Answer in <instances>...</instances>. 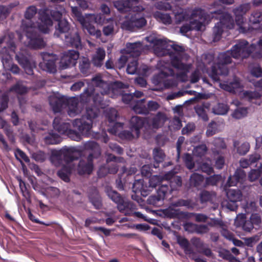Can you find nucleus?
<instances>
[{
    "label": "nucleus",
    "instance_id": "4be33fe9",
    "mask_svg": "<svg viewBox=\"0 0 262 262\" xmlns=\"http://www.w3.org/2000/svg\"><path fill=\"white\" fill-rule=\"evenodd\" d=\"M114 5L120 13H125L131 10V0L115 1L114 2Z\"/></svg>",
    "mask_w": 262,
    "mask_h": 262
},
{
    "label": "nucleus",
    "instance_id": "3c124183",
    "mask_svg": "<svg viewBox=\"0 0 262 262\" xmlns=\"http://www.w3.org/2000/svg\"><path fill=\"white\" fill-rule=\"evenodd\" d=\"M154 156L155 160L158 163L163 161L165 155L163 151L160 149H155L154 150Z\"/></svg>",
    "mask_w": 262,
    "mask_h": 262
},
{
    "label": "nucleus",
    "instance_id": "864d4df0",
    "mask_svg": "<svg viewBox=\"0 0 262 262\" xmlns=\"http://www.w3.org/2000/svg\"><path fill=\"white\" fill-rule=\"evenodd\" d=\"M113 89L114 90L116 89L121 94L122 93V89H126L128 88V86L125 84L121 81H115L112 85Z\"/></svg>",
    "mask_w": 262,
    "mask_h": 262
},
{
    "label": "nucleus",
    "instance_id": "de8ad7c7",
    "mask_svg": "<svg viewBox=\"0 0 262 262\" xmlns=\"http://www.w3.org/2000/svg\"><path fill=\"white\" fill-rule=\"evenodd\" d=\"M204 181V178L197 173L193 174L190 178V183L194 186H198L202 184Z\"/></svg>",
    "mask_w": 262,
    "mask_h": 262
},
{
    "label": "nucleus",
    "instance_id": "a19ab883",
    "mask_svg": "<svg viewBox=\"0 0 262 262\" xmlns=\"http://www.w3.org/2000/svg\"><path fill=\"white\" fill-rule=\"evenodd\" d=\"M66 135L72 140L79 141L81 139L82 134L79 132H77L70 128L66 134Z\"/></svg>",
    "mask_w": 262,
    "mask_h": 262
},
{
    "label": "nucleus",
    "instance_id": "423d86ee",
    "mask_svg": "<svg viewBox=\"0 0 262 262\" xmlns=\"http://www.w3.org/2000/svg\"><path fill=\"white\" fill-rule=\"evenodd\" d=\"M107 194L108 196L117 204V207L120 212H124L126 209L129 208V204L125 202L123 198L116 191L112 188H107Z\"/></svg>",
    "mask_w": 262,
    "mask_h": 262
},
{
    "label": "nucleus",
    "instance_id": "f257e3e1",
    "mask_svg": "<svg viewBox=\"0 0 262 262\" xmlns=\"http://www.w3.org/2000/svg\"><path fill=\"white\" fill-rule=\"evenodd\" d=\"M84 147L86 150H91L92 152L85 159H81L77 165L76 170L80 176L91 174L94 169L93 160L97 158L101 155L99 144L93 141H89L84 144Z\"/></svg>",
    "mask_w": 262,
    "mask_h": 262
},
{
    "label": "nucleus",
    "instance_id": "39448f33",
    "mask_svg": "<svg viewBox=\"0 0 262 262\" xmlns=\"http://www.w3.org/2000/svg\"><path fill=\"white\" fill-rule=\"evenodd\" d=\"M73 126L77 128L82 135L88 136L92 128L93 121L88 119L85 116L74 120L72 122Z\"/></svg>",
    "mask_w": 262,
    "mask_h": 262
},
{
    "label": "nucleus",
    "instance_id": "052dcab7",
    "mask_svg": "<svg viewBox=\"0 0 262 262\" xmlns=\"http://www.w3.org/2000/svg\"><path fill=\"white\" fill-rule=\"evenodd\" d=\"M10 13L8 8L4 6H0V20L5 19Z\"/></svg>",
    "mask_w": 262,
    "mask_h": 262
},
{
    "label": "nucleus",
    "instance_id": "6e6d98bb",
    "mask_svg": "<svg viewBox=\"0 0 262 262\" xmlns=\"http://www.w3.org/2000/svg\"><path fill=\"white\" fill-rule=\"evenodd\" d=\"M15 157L16 159H19V158L23 160L25 162L28 163L30 161L29 157L26 154L19 149H17L15 152Z\"/></svg>",
    "mask_w": 262,
    "mask_h": 262
},
{
    "label": "nucleus",
    "instance_id": "ddd939ff",
    "mask_svg": "<svg viewBox=\"0 0 262 262\" xmlns=\"http://www.w3.org/2000/svg\"><path fill=\"white\" fill-rule=\"evenodd\" d=\"M49 104L54 113L60 112L63 108L66 107V97H58L51 96L49 98Z\"/></svg>",
    "mask_w": 262,
    "mask_h": 262
},
{
    "label": "nucleus",
    "instance_id": "c756f323",
    "mask_svg": "<svg viewBox=\"0 0 262 262\" xmlns=\"http://www.w3.org/2000/svg\"><path fill=\"white\" fill-rule=\"evenodd\" d=\"M44 141L47 144H57L60 142V137L57 134L51 131L44 137Z\"/></svg>",
    "mask_w": 262,
    "mask_h": 262
},
{
    "label": "nucleus",
    "instance_id": "f03ea898",
    "mask_svg": "<svg viewBox=\"0 0 262 262\" xmlns=\"http://www.w3.org/2000/svg\"><path fill=\"white\" fill-rule=\"evenodd\" d=\"M229 53H222L220 54L219 59L222 62L217 64V69L216 66H214L212 68L211 72L209 74L211 78L215 81L219 80V78L217 76L219 75L225 74L227 73V70L225 64L230 62V58L227 55Z\"/></svg>",
    "mask_w": 262,
    "mask_h": 262
},
{
    "label": "nucleus",
    "instance_id": "f704fd0d",
    "mask_svg": "<svg viewBox=\"0 0 262 262\" xmlns=\"http://www.w3.org/2000/svg\"><path fill=\"white\" fill-rule=\"evenodd\" d=\"M102 92V90H100V94L98 93H95V91L94 90V93L93 94V100L94 104L100 107H102L103 104V96L107 94Z\"/></svg>",
    "mask_w": 262,
    "mask_h": 262
},
{
    "label": "nucleus",
    "instance_id": "c9c22d12",
    "mask_svg": "<svg viewBox=\"0 0 262 262\" xmlns=\"http://www.w3.org/2000/svg\"><path fill=\"white\" fill-rule=\"evenodd\" d=\"M203 23L202 22H194L192 23L190 26H183L181 28V31L182 33H186L188 31L190 30H200L202 29V27H203Z\"/></svg>",
    "mask_w": 262,
    "mask_h": 262
},
{
    "label": "nucleus",
    "instance_id": "2eb2a0df",
    "mask_svg": "<svg viewBox=\"0 0 262 262\" xmlns=\"http://www.w3.org/2000/svg\"><path fill=\"white\" fill-rule=\"evenodd\" d=\"M220 25L223 26L222 27L224 26L229 28L232 27V19L228 14H224L221 19L220 24L215 26L214 32L216 33L215 38L219 37L222 32V29L220 28Z\"/></svg>",
    "mask_w": 262,
    "mask_h": 262
},
{
    "label": "nucleus",
    "instance_id": "dca6fc26",
    "mask_svg": "<svg viewBox=\"0 0 262 262\" xmlns=\"http://www.w3.org/2000/svg\"><path fill=\"white\" fill-rule=\"evenodd\" d=\"M62 39L68 46L77 49L81 47V38L77 32L73 35L69 34Z\"/></svg>",
    "mask_w": 262,
    "mask_h": 262
},
{
    "label": "nucleus",
    "instance_id": "5fc2aeb1",
    "mask_svg": "<svg viewBox=\"0 0 262 262\" xmlns=\"http://www.w3.org/2000/svg\"><path fill=\"white\" fill-rule=\"evenodd\" d=\"M128 60V57L126 55H121L116 63V67L119 69L124 68Z\"/></svg>",
    "mask_w": 262,
    "mask_h": 262
},
{
    "label": "nucleus",
    "instance_id": "8fccbe9b",
    "mask_svg": "<svg viewBox=\"0 0 262 262\" xmlns=\"http://www.w3.org/2000/svg\"><path fill=\"white\" fill-rule=\"evenodd\" d=\"M247 114V110L245 108H239L237 109L232 114V116L236 119H241Z\"/></svg>",
    "mask_w": 262,
    "mask_h": 262
},
{
    "label": "nucleus",
    "instance_id": "2f4dec72",
    "mask_svg": "<svg viewBox=\"0 0 262 262\" xmlns=\"http://www.w3.org/2000/svg\"><path fill=\"white\" fill-rule=\"evenodd\" d=\"M100 114V110L95 105L86 108L85 114L82 116H85L88 119H91L92 121L93 119L97 118Z\"/></svg>",
    "mask_w": 262,
    "mask_h": 262
},
{
    "label": "nucleus",
    "instance_id": "412c9836",
    "mask_svg": "<svg viewBox=\"0 0 262 262\" xmlns=\"http://www.w3.org/2000/svg\"><path fill=\"white\" fill-rule=\"evenodd\" d=\"M245 215L242 214L237 216L235 220V224L237 226H242L243 228L247 231H250L253 228V224L250 221H245Z\"/></svg>",
    "mask_w": 262,
    "mask_h": 262
},
{
    "label": "nucleus",
    "instance_id": "0eeeda50",
    "mask_svg": "<svg viewBox=\"0 0 262 262\" xmlns=\"http://www.w3.org/2000/svg\"><path fill=\"white\" fill-rule=\"evenodd\" d=\"M42 61L39 63V67L42 70L50 73H55L57 71L56 59L49 54H45L42 56Z\"/></svg>",
    "mask_w": 262,
    "mask_h": 262
},
{
    "label": "nucleus",
    "instance_id": "58836bf2",
    "mask_svg": "<svg viewBox=\"0 0 262 262\" xmlns=\"http://www.w3.org/2000/svg\"><path fill=\"white\" fill-rule=\"evenodd\" d=\"M228 111V107L225 104H219L213 109L215 114L223 115L226 114Z\"/></svg>",
    "mask_w": 262,
    "mask_h": 262
},
{
    "label": "nucleus",
    "instance_id": "4d7b16f0",
    "mask_svg": "<svg viewBox=\"0 0 262 262\" xmlns=\"http://www.w3.org/2000/svg\"><path fill=\"white\" fill-rule=\"evenodd\" d=\"M124 160L122 157H116L112 154H108L106 158V162L107 163L110 162L121 163L123 162Z\"/></svg>",
    "mask_w": 262,
    "mask_h": 262
},
{
    "label": "nucleus",
    "instance_id": "7ed1b4c3",
    "mask_svg": "<svg viewBox=\"0 0 262 262\" xmlns=\"http://www.w3.org/2000/svg\"><path fill=\"white\" fill-rule=\"evenodd\" d=\"M28 38V46L33 49H41L44 48L46 43L42 35L36 31H28L26 33Z\"/></svg>",
    "mask_w": 262,
    "mask_h": 262
},
{
    "label": "nucleus",
    "instance_id": "ea45409f",
    "mask_svg": "<svg viewBox=\"0 0 262 262\" xmlns=\"http://www.w3.org/2000/svg\"><path fill=\"white\" fill-rule=\"evenodd\" d=\"M71 10L72 14L76 17L77 20L81 24L83 23L86 17H84L77 7H72Z\"/></svg>",
    "mask_w": 262,
    "mask_h": 262
},
{
    "label": "nucleus",
    "instance_id": "603ef678",
    "mask_svg": "<svg viewBox=\"0 0 262 262\" xmlns=\"http://www.w3.org/2000/svg\"><path fill=\"white\" fill-rule=\"evenodd\" d=\"M4 131L6 135L7 136L8 139L11 142L14 141L15 138L13 135V132L12 127L10 125H8L6 128L4 129Z\"/></svg>",
    "mask_w": 262,
    "mask_h": 262
},
{
    "label": "nucleus",
    "instance_id": "f8f14e48",
    "mask_svg": "<svg viewBox=\"0 0 262 262\" xmlns=\"http://www.w3.org/2000/svg\"><path fill=\"white\" fill-rule=\"evenodd\" d=\"M55 32L54 36L57 38L62 39V35L64 37L66 35L69 34V31L70 29V25L66 19L60 20L57 22L55 26Z\"/></svg>",
    "mask_w": 262,
    "mask_h": 262
},
{
    "label": "nucleus",
    "instance_id": "6e6552de",
    "mask_svg": "<svg viewBox=\"0 0 262 262\" xmlns=\"http://www.w3.org/2000/svg\"><path fill=\"white\" fill-rule=\"evenodd\" d=\"M64 162L69 163L78 159L82 156V151L76 147H64L60 150Z\"/></svg>",
    "mask_w": 262,
    "mask_h": 262
},
{
    "label": "nucleus",
    "instance_id": "72a5a7b5",
    "mask_svg": "<svg viewBox=\"0 0 262 262\" xmlns=\"http://www.w3.org/2000/svg\"><path fill=\"white\" fill-rule=\"evenodd\" d=\"M9 91L18 94L23 95L27 93L28 90L27 87L22 84L21 82L18 81L10 88Z\"/></svg>",
    "mask_w": 262,
    "mask_h": 262
},
{
    "label": "nucleus",
    "instance_id": "7c9ffc66",
    "mask_svg": "<svg viewBox=\"0 0 262 262\" xmlns=\"http://www.w3.org/2000/svg\"><path fill=\"white\" fill-rule=\"evenodd\" d=\"M247 43L244 41L235 45L231 51V54L234 58H238L241 55V52H244L246 49Z\"/></svg>",
    "mask_w": 262,
    "mask_h": 262
},
{
    "label": "nucleus",
    "instance_id": "49530a36",
    "mask_svg": "<svg viewBox=\"0 0 262 262\" xmlns=\"http://www.w3.org/2000/svg\"><path fill=\"white\" fill-rule=\"evenodd\" d=\"M89 200L96 209H99L102 207V204L101 201L98 194H96L94 196L91 195L89 196Z\"/></svg>",
    "mask_w": 262,
    "mask_h": 262
},
{
    "label": "nucleus",
    "instance_id": "37998d69",
    "mask_svg": "<svg viewBox=\"0 0 262 262\" xmlns=\"http://www.w3.org/2000/svg\"><path fill=\"white\" fill-rule=\"evenodd\" d=\"M37 8L34 6H31L26 9L24 16L27 19H32L37 13Z\"/></svg>",
    "mask_w": 262,
    "mask_h": 262
},
{
    "label": "nucleus",
    "instance_id": "0e129e2a",
    "mask_svg": "<svg viewBox=\"0 0 262 262\" xmlns=\"http://www.w3.org/2000/svg\"><path fill=\"white\" fill-rule=\"evenodd\" d=\"M146 24L145 19L143 17H140L139 19H137L132 21V28L133 27H136L137 28H141L144 26Z\"/></svg>",
    "mask_w": 262,
    "mask_h": 262
},
{
    "label": "nucleus",
    "instance_id": "9d476101",
    "mask_svg": "<svg viewBox=\"0 0 262 262\" xmlns=\"http://www.w3.org/2000/svg\"><path fill=\"white\" fill-rule=\"evenodd\" d=\"M53 126L54 129L58 133L66 135L71 128L70 120H66L60 117H56L53 120Z\"/></svg>",
    "mask_w": 262,
    "mask_h": 262
},
{
    "label": "nucleus",
    "instance_id": "4c0bfd02",
    "mask_svg": "<svg viewBox=\"0 0 262 262\" xmlns=\"http://www.w3.org/2000/svg\"><path fill=\"white\" fill-rule=\"evenodd\" d=\"M118 116V112L114 108H111L106 112V117L110 123L114 122Z\"/></svg>",
    "mask_w": 262,
    "mask_h": 262
},
{
    "label": "nucleus",
    "instance_id": "6ab92c4d",
    "mask_svg": "<svg viewBox=\"0 0 262 262\" xmlns=\"http://www.w3.org/2000/svg\"><path fill=\"white\" fill-rule=\"evenodd\" d=\"M227 196L230 202L233 203V205L231 207H228L230 210H234L236 208L237 206L235 205V203L238 201H240L242 200V195L240 191L236 190L234 189H229L227 191Z\"/></svg>",
    "mask_w": 262,
    "mask_h": 262
},
{
    "label": "nucleus",
    "instance_id": "bf43d9fd",
    "mask_svg": "<svg viewBox=\"0 0 262 262\" xmlns=\"http://www.w3.org/2000/svg\"><path fill=\"white\" fill-rule=\"evenodd\" d=\"M11 60L9 63H7L6 68L5 69L10 70L12 73L14 74H17L19 73L20 69L19 67L15 64H12L10 65Z\"/></svg>",
    "mask_w": 262,
    "mask_h": 262
},
{
    "label": "nucleus",
    "instance_id": "b1692460",
    "mask_svg": "<svg viewBox=\"0 0 262 262\" xmlns=\"http://www.w3.org/2000/svg\"><path fill=\"white\" fill-rule=\"evenodd\" d=\"M220 85L222 89L235 93L241 92L242 89L241 84L238 79H235L233 82L230 83L229 84L227 83H220Z\"/></svg>",
    "mask_w": 262,
    "mask_h": 262
},
{
    "label": "nucleus",
    "instance_id": "aec40b11",
    "mask_svg": "<svg viewBox=\"0 0 262 262\" xmlns=\"http://www.w3.org/2000/svg\"><path fill=\"white\" fill-rule=\"evenodd\" d=\"M93 84L97 88H99L102 90V93H108L110 92V86L107 82L102 79V77L100 75H97L92 78Z\"/></svg>",
    "mask_w": 262,
    "mask_h": 262
},
{
    "label": "nucleus",
    "instance_id": "473e14b6",
    "mask_svg": "<svg viewBox=\"0 0 262 262\" xmlns=\"http://www.w3.org/2000/svg\"><path fill=\"white\" fill-rule=\"evenodd\" d=\"M257 166V169H252L249 173L248 179L251 182L257 180L259 177H262V161Z\"/></svg>",
    "mask_w": 262,
    "mask_h": 262
},
{
    "label": "nucleus",
    "instance_id": "09e8293b",
    "mask_svg": "<svg viewBox=\"0 0 262 262\" xmlns=\"http://www.w3.org/2000/svg\"><path fill=\"white\" fill-rule=\"evenodd\" d=\"M33 158L38 162H43L47 159V155L45 152L39 150L33 154Z\"/></svg>",
    "mask_w": 262,
    "mask_h": 262
},
{
    "label": "nucleus",
    "instance_id": "cd10ccee",
    "mask_svg": "<svg viewBox=\"0 0 262 262\" xmlns=\"http://www.w3.org/2000/svg\"><path fill=\"white\" fill-rule=\"evenodd\" d=\"M79 70L81 73L84 76H87L91 73V62L87 58L83 57L79 62Z\"/></svg>",
    "mask_w": 262,
    "mask_h": 262
},
{
    "label": "nucleus",
    "instance_id": "c85d7f7f",
    "mask_svg": "<svg viewBox=\"0 0 262 262\" xmlns=\"http://www.w3.org/2000/svg\"><path fill=\"white\" fill-rule=\"evenodd\" d=\"M94 93V89L92 87L87 88L84 90L79 97V101L82 104H86L89 102L92 98Z\"/></svg>",
    "mask_w": 262,
    "mask_h": 262
},
{
    "label": "nucleus",
    "instance_id": "774afa93",
    "mask_svg": "<svg viewBox=\"0 0 262 262\" xmlns=\"http://www.w3.org/2000/svg\"><path fill=\"white\" fill-rule=\"evenodd\" d=\"M110 147L113 151L119 155H122L123 153V148L116 144H111Z\"/></svg>",
    "mask_w": 262,
    "mask_h": 262
},
{
    "label": "nucleus",
    "instance_id": "9b49d317",
    "mask_svg": "<svg viewBox=\"0 0 262 262\" xmlns=\"http://www.w3.org/2000/svg\"><path fill=\"white\" fill-rule=\"evenodd\" d=\"M16 46L12 40L7 42V47H4L0 49L2 61L4 68H6L7 63L10 61L11 57L10 52L15 53Z\"/></svg>",
    "mask_w": 262,
    "mask_h": 262
},
{
    "label": "nucleus",
    "instance_id": "c03bdc74",
    "mask_svg": "<svg viewBox=\"0 0 262 262\" xmlns=\"http://www.w3.org/2000/svg\"><path fill=\"white\" fill-rule=\"evenodd\" d=\"M123 123L120 122H115L114 124L108 129V132L112 134H119L120 132L123 129Z\"/></svg>",
    "mask_w": 262,
    "mask_h": 262
},
{
    "label": "nucleus",
    "instance_id": "338daca9",
    "mask_svg": "<svg viewBox=\"0 0 262 262\" xmlns=\"http://www.w3.org/2000/svg\"><path fill=\"white\" fill-rule=\"evenodd\" d=\"M114 30L113 25H109L103 27V32L105 36H109L113 33Z\"/></svg>",
    "mask_w": 262,
    "mask_h": 262
},
{
    "label": "nucleus",
    "instance_id": "f3484780",
    "mask_svg": "<svg viewBox=\"0 0 262 262\" xmlns=\"http://www.w3.org/2000/svg\"><path fill=\"white\" fill-rule=\"evenodd\" d=\"M40 19L43 25H38L39 29L44 33H48L49 31V26H51L53 24L52 20L50 15L45 12H43L40 14Z\"/></svg>",
    "mask_w": 262,
    "mask_h": 262
},
{
    "label": "nucleus",
    "instance_id": "79ce46f5",
    "mask_svg": "<svg viewBox=\"0 0 262 262\" xmlns=\"http://www.w3.org/2000/svg\"><path fill=\"white\" fill-rule=\"evenodd\" d=\"M89 18L90 20H94V21L98 24H103L105 19V16L103 14H97L89 15V16H86Z\"/></svg>",
    "mask_w": 262,
    "mask_h": 262
},
{
    "label": "nucleus",
    "instance_id": "a18cd8bd",
    "mask_svg": "<svg viewBox=\"0 0 262 262\" xmlns=\"http://www.w3.org/2000/svg\"><path fill=\"white\" fill-rule=\"evenodd\" d=\"M62 10L63 11H64V9H63L61 11H58L56 9L55 10H51L50 11V15L53 18V19L55 21L58 22L60 20H63L64 18L62 17Z\"/></svg>",
    "mask_w": 262,
    "mask_h": 262
},
{
    "label": "nucleus",
    "instance_id": "680f3d73",
    "mask_svg": "<svg viewBox=\"0 0 262 262\" xmlns=\"http://www.w3.org/2000/svg\"><path fill=\"white\" fill-rule=\"evenodd\" d=\"M206 146L205 145H202L194 149L193 154L196 156H201L206 152Z\"/></svg>",
    "mask_w": 262,
    "mask_h": 262
},
{
    "label": "nucleus",
    "instance_id": "e433bc0d",
    "mask_svg": "<svg viewBox=\"0 0 262 262\" xmlns=\"http://www.w3.org/2000/svg\"><path fill=\"white\" fill-rule=\"evenodd\" d=\"M260 156L258 154H254L251 156L249 160L247 159H242L240 161V165L243 168L247 167L250 164L255 162L259 159Z\"/></svg>",
    "mask_w": 262,
    "mask_h": 262
},
{
    "label": "nucleus",
    "instance_id": "a878e982",
    "mask_svg": "<svg viewBox=\"0 0 262 262\" xmlns=\"http://www.w3.org/2000/svg\"><path fill=\"white\" fill-rule=\"evenodd\" d=\"M50 161L56 167H58L64 162V159L60 150H54L52 152Z\"/></svg>",
    "mask_w": 262,
    "mask_h": 262
},
{
    "label": "nucleus",
    "instance_id": "69168bd1",
    "mask_svg": "<svg viewBox=\"0 0 262 262\" xmlns=\"http://www.w3.org/2000/svg\"><path fill=\"white\" fill-rule=\"evenodd\" d=\"M244 97L250 100L257 99L260 96L259 93L246 92L244 93Z\"/></svg>",
    "mask_w": 262,
    "mask_h": 262
},
{
    "label": "nucleus",
    "instance_id": "13d9d810",
    "mask_svg": "<svg viewBox=\"0 0 262 262\" xmlns=\"http://www.w3.org/2000/svg\"><path fill=\"white\" fill-rule=\"evenodd\" d=\"M141 44L140 43L132 44V57L138 56L141 50Z\"/></svg>",
    "mask_w": 262,
    "mask_h": 262
},
{
    "label": "nucleus",
    "instance_id": "4468645a",
    "mask_svg": "<svg viewBox=\"0 0 262 262\" xmlns=\"http://www.w3.org/2000/svg\"><path fill=\"white\" fill-rule=\"evenodd\" d=\"M66 107H68V114L70 117H74L80 113L78 108L79 102L77 97H74L69 98L66 97Z\"/></svg>",
    "mask_w": 262,
    "mask_h": 262
},
{
    "label": "nucleus",
    "instance_id": "5701e85b",
    "mask_svg": "<svg viewBox=\"0 0 262 262\" xmlns=\"http://www.w3.org/2000/svg\"><path fill=\"white\" fill-rule=\"evenodd\" d=\"M72 172V167L69 165H64L57 171V176L65 182L70 181V176Z\"/></svg>",
    "mask_w": 262,
    "mask_h": 262
},
{
    "label": "nucleus",
    "instance_id": "e2e57ef3",
    "mask_svg": "<svg viewBox=\"0 0 262 262\" xmlns=\"http://www.w3.org/2000/svg\"><path fill=\"white\" fill-rule=\"evenodd\" d=\"M249 149V144L247 143H244L241 144V145L238 147L237 151L239 154L244 155L248 151Z\"/></svg>",
    "mask_w": 262,
    "mask_h": 262
},
{
    "label": "nucleus",
    "instance_id": "20e7f679",
    "mask_svg": "<svg viewBox=\"0 0 262 262\" xmlns=\"http://www.w3.org/2000/svg\"><path fill=\"white\" fill-rule=\"evenodd\" d=\"M79 57V53L77 51L68 50L65 52L60 62V68L66 69L75 66Z\"/></svg>",
    "mask_w": 262,
    "mask_h": 262
},
{
    "label": "nucleus",
    "instance_id": "bb28decb",
    "mask_svg": "<svg viewBox=\"0 0 262 262\" xmlns=\"http://www.w3.org/2000/svg\"><path fill=\"white\" fill-rule=\"evenodd\" d=\"M105 56V52L102 48H98L96 54L93 57L92 62L97 67H100Z\"/></svg>",
    "mask_w": 262,
    "mask_h": 262
},
{
    "label": "nucleus",
    "instance_id": "a211bd4d",
    "mask_svg": "<svg viewBox=\"0 0 262 262\" xmlns=\"http://www.w3.org/2000/svg\"><path fill=\"white\" fill-rule=\"evenodd\" d=\"M84 30H86L92 36L96 38H100L101 36V32L100 30L96 29L95 26L92 24V21L89 19L88 17L84 20L83 23L80 24Z\"/></svg>",
    "mask_w": 262,
    "mask_h": 262
},
{
    "label": "nucleus",
    "instance_id": "1a4fd4ad",
    "mask_svg": "<svg viewBox=\"0 0 262 262\" xmlns=\"http://www.w3.org/2000/svg\"><path fill=\"white\" fill-rule=\"evenodd\" d=\"M15 59L24 69L26 74L29 75H32L34 74V66L30 61V59L27 54H25L23 52H19L16 54Z\"/></svg>",
    "mask_w": 262,
    "mask_h": 262
},
{
    "label": "nucleus",
    "instance_id": "393cba45",
    "mask_svg": "<svg viewBox=\"0 0 262 262\" xmlns=\"http://www.w3.org/2000/svg\"><path fill=\"white\" fill-rule=\"evenodd\" d=\"M245 178L246 174L244 170L238 169L233 177L229 178L228 182V185L229 186L235 185L237 182H242Z\"/></svg>",
    "mask_w": 262,
    "mask_h": 262
}]
</instances>
